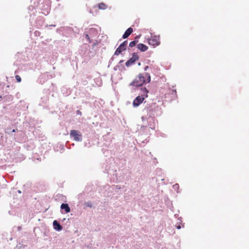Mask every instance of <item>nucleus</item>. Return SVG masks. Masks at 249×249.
<instances>
[{"label": "nucleus", "instance_id": "nucleus-19", "mask_svg": "<svg viewBox=\"0 0 249 249\" xmlns=\"http://www.w3.org/2000/svg\"><path fill=\"white\" fill-rule=\"evenodd\" d=\"M177 228H178V229H180L181 228L180 226H179H179H178L177 227Z\"/></svg>", "mask_w": 249, "mask_h": 249}, {"label": "nucleus", "instance_id": "nucleus-1", "mask_svg": "<svg viewBox=\"0 0 249 249\" xmlns=\"http://www.w3.org/2000/svg\"><path fill=\"white\" fill-rule=\"evenodd\" d=\"M150 81L151 76L149 73H140L130 84V86H133L135 87H141L142 86L144 83H149Z\"/></svg>", "mask_w": 249, "mask_h": 249}, {"label": "nucleus", "instance_id": "nucleus-21", "mask_svg": "<svg viewBox=\"0 0 249 249\" xmlns=\"http://www.w3.org/2000/svg\"><path fill=\"white\" fill-rule=\"evenodd\" d=\"M140 65H141V63H138V65H139V66H140Z\"/></svg>", "mask_w": 249, "mask_h": 249}, {"label": "nucleus", "instance_id": "nucleus-12", "mask_svg": "<svg viewBox=\"0 0 249 249\" xmlns=\"http://www.w3.org/2000/svg\"><path fill=\"white\" fill-rule=\"evenodd\" d=\"M98 8L101 10H105L107 9V6L104 3L101 2L98 4Z\"/></svg>", "mask_w": 249, "mask_h": 249}, {"label": "nucleus", "instance_id": "nucleus-4", "mask_svg": "<svg viewBox=\"0 0 249 249\" xmlns=\"http://www.w3.org/2000/svg\"><path fill=\"white\" fill-rule=\"evenodd\" d=\"M127 44V40L124 41L116 49L114 55H119L122 52L124 51L126 49V46Z\"/></svg>", "mask_w": 249, "mask_h": 249}, {"label": "nucleus", "instance_id": "nucleus-6", "mask_svg": "<svg viewBox=\"0 0 249 249\" xmlns=\"http://www.w3.org/2000/svg\"><path fill=\"white\" fill-rule=\"evenodd\" d=\"M143 96H139L137 97L133 101V105L134 107L139 106L144 100Z\"/></svg>", "mask_w": 249, "mask_h": 249}, {"label": "nucleus", "instance_id": "nucleus-5", "mask_svg": "<svg viewBox=\"0 0 249 249\" xmlns=\"http://www.w3.org/2000/svg\"><path fill=\"white\" fill-rule=\"evenodd\" d=\"M139 56L137 53H133L132 57L127 60L125 63V66L126 67H129L134 64L135 62L139 59Z\"/></svg>", "mask_w": 249, "mask_h": 249}, {"label": "nucleus", "instance_id": "nucleus-18", "mask_svg": "<svg viewBox=\"0 0 249 249\" xmlns=\"http://www.w3.org/2000/svg\"><path fill=\"white\" fill-rule=\"evenodd\" d=\"M148 68H149V67H148V66H147L145 67H144V71H147V69H148Z\"/></svg>", "mask_w": 249, "mask_h": 249}, {"label": "nucleus", "instance_id": "nucleus-15", "mask_svg": "<svg viewBox=\"0 0 249 249\" xmlns=\"http://www.w3.org/2000/svg\"><path fill=\"white\" fill-rule=\"evenodd\" d=\"M86 205L87 207L91 208L92 207V205L90 202H87Z\"/></svg>", "mask_w": 249, "mask_h": 249}, {"label": "nucleus", "instance_id": "nucleus-10", "mask_svg": "<svg viewBox=\"0 0 249 249\" xmlns=\"http://www.w3.org/2000/svg\"><path fill=\"white\" fill-rule=\"evenodd\" d=\"M53 225L54 229L57 231H61L62 229V227L57 222L56 220H54L53 222Z\"/></svg>", "mask_w": 249, "mask_h": 249}, {"label": "nucleus", "instance_id": "nucleus-7", "mask_svg": "<svg viewBox=\"0 0 249 249\" xmlns=\"http://www.w3.org/2000/svg\"><path fill=\"white\" fill-rule=\"evenodd\" d=\"M133 32V29L131 27L128 28L123 36V38L125 39L128 37Z\"/></svg>", "mask_w": 249, "mask_h": 249}, {"label": "nucleus", "instance_id": "nucleus-14", "mask_svg": "<svg viewBox=\"0 0 249 249\" xmlns=\"http://www.w3.org/2000/svg\"><path fill=\"white\" fill-rule=\"evenodd\" d=\"M15 77H16V80H17L18 82H21V79L19 75H17Z\"/></svg>", "mask_w": 249, "mask_h": 249}, {"label": "nucleus", "instance_id": "nucleus-20", "mask_svg": "<svg viewBox=\"0 0 249 249\" xmlns=\"http://www.w3.org/2000/svg\"><path fill=\"white\" fill-rule=\"evenodd\" d=\"M15 131H15V129H13V131H12V132H15Z\"/></svg>", "mask_w": 249, "mask_h": 249}, {"label": "nucleus", "instance_id": "nucleus-9", "mask_svg": "<svg viewBox=\"0 0 249 249\" xmlns=\"http://www.w3.org/2000/svg\"><path fill=\"white\" fill-rule=\"evenodd\" d=\"M137 48L139 50L142 52H145L148 49V47L142 43L138 44L137 45Z\"/></svg>", "mask_w": 249, "mask_h": 249}, {"label": "nucleus", "instance_id": "nucleus-13", "mask_svg": "<svg viewBox=\"0 0 249 249\" xmlns=\"http://www.w3.org/2000/svg\"><path fill=\"white\" fill-rule=\"evenodd\" d=\"M137 42V41H136V40H134V41L130 42L129 43V47H134L136 45Z\"/></svg>", "mask_w": 249, "mask_h": 249}, {"label": "nucleus", "instance_id": "nucleus-8", "mask_svg": "<svg viewBox=\"0 0 249 249\" xmlns=\"http://www.w3.org/2000/svg\"><path fill=\"white\" fill-rule=\"evenodd\" d=\"M61 209H64L66 213L71 212V209L68 204L62 203L60 206Z\"/></svg>", "mask_w": 249, "mask_h": 249}, {"label": "nucleus", "instance_id": "nucleus-17", "mask_svg": "<svg viewBox=\"0 0 249 249\" xmlns=\"http://www.w3.org/2000/svg\"><path fill=\"white\" fill-rule=\"evenodd\" d=\"M76 112H77V114L78 115H82L81 112L79 110H77Z\"/></svg>", "mask_w": 249, "mask_h": 249}, {"label": "nucleus", "instance_id": "nucleus-16", "mask_svg": "<svg viewBox=\"0 0 249 249\" xmlns=\"http://www.w3.org/2000/svg\"><path fill=\"white\" fill-rule=\"evenodd\" d=\"M86 38L90 42V40H89V37L88 34L86 35Z\"/></svg>", "mask_w": 249, "mask_h": 249}, {"label": "nucleus", "instance_id": "nucleus-11", "mask_svg": "<svg viewBox=\"0 0 249 249\" xmlns=\"http://www.w3.org/2000/svg\"><path fill=\"white\" fill-rule=\"evenodd\" d=\"M141 91H142V93H141L142 96H143V97H144V98H146L148 97L147 94L148 93V90L146 89V88H142L141 89Z\"/></svg>", "mask_w": 249, "mask_h": 249}, {"label": "nucleus", "instance_id": "nucleus-2", "mask_svg": "<svg viewBox=\"0 0 249 249\" xmlns=\"http://www.w3.org/2000/svg\"><path fill=\"white\" fill-rule=\"evenodd\" d=\"M148 43L149 45L154 47L159 46L160 42V37L159 36H151V37L148 39Z\"/></svg>", "mask_w": 249, "mask_h": 249}, {"label": "nucleus", "instance_id": "nucleus-3", "mask_svg": "<svg viewBox=\"0 0 249 249\" xmlns=\"http://www.w3.org/2000/svg\"><path fill=\"white\" fill-rule=\"evenodd\" d=\"M71 138L77 142H81L82 140V135L80 132L78 130H72L70 133Z\"/></svg>", "mask_w": 249, "mask_h": 249}]
</instances>
